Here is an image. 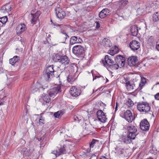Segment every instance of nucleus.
Listing matches in <instances>:
<instances>
[{
	"label": "nucleus",
	"instance_id": "obj_16",
	"mask_svg": "<svg viewBox=\"0 0 159 159\" xmlns=\"http://www.w3.org/2000/svg\"><path fill=\"white\" fill-rule=\"evenodd\" d=\"M129 47L132 50L134 51L137 50L140 47L139 43L136 40H133L129 44Z\"/></svg>",
	"mask_w": 159,
	"mask_h": 159
},
{
	"label": "nucleus",
	"instance_id": "obj_20",
	"mask_svg": "<svg viewBox=\"0 0 159 159\" xmlns=\"http://www.w3.org/2000/svg\"><path fill=\"white\" fill-rule=\"evenodd\" d=\"M82 42V40L80 37L73 36L71 38L70 40V43L74 44L75 43H80Z\"/></svg>",
	"mask_w": 159,
	"mask_h": 159
},
{
	"label": "nucleus",
	"instance_id": "obj_29",
	"mask_svg": "<svg viewBox=\"0 0 159 159\" xmlns=\"http://www.w3.org/2000/svg\"><path fill=\"white\" fill-rule=\"evenodd\" d=\"M146 83V79L143 77H141V81L140 82L139 84V87L138 88L140 90L142 89L143 87L144 86Z\"/></svg>",
	"mask_w": 159,
	"mask_h": 159
},
{
	"label": "nucleus",
	"instance_id": "obj_52",
	"mask_svg": "<svg viewBox=\"0 0 159 159\" xmlns=\"http://www.w3.org/2000/svg\"><path fill=\"white\" fill-rule=\"evenodd\" d=\"M48 37H50L51 36V35L50 34H48V35L47 36Z\"/></svg>",
	"mask_w": 159,
	"mask_h": 159
},
{
	"label": "nucleus",
	"instance_id": "obj_38",
	"mask_svg": "<svg viewBox=\"0 0 159 159\" xmlns=\"http://www.w3.org/2000/svg\"><path fill=\"white\" fill-rule=\"evenodd\" d=\"M119 67H120L119 66L118 64L116 63L114 64H113V63L112 64H111V66H109L108 68H110L112 70H116L118 69Z\"/></svg>",
	"mask_w": 159,
	"mask_h": 159
},
{
	"label": "nucleus",
	"instance_id": "obj_31",
	"mask_svg": "<svg viewBox=\"0 0 159 159\" xmlns=\"http://www.w3.org/2000/svg\"><path fill=\"white\" fill-rule=\"evenodd\" d=\"M42 98L43 100L46 103H49L50 102V98L48 95L44 94L42 96Z\"/></svg>",
	"mask_w": 159,
	"mask_h": 159
},
{
	"label": "nucleus",
	"instance_id": "obj_53",
	"mask_svg": "<svg viewBox=\"0 0 159 159\" xmlns=\"http://www.w3.org/2000/svg\"><path fill=\"white\" fill-rule=\"evenodd\" d=\"M3 104V103L2 102H0V106L2 105Z\"/></svg>",
	"mask_w": 159,
	"mask_h": 159
},
{
	"label": "nucleus",
	"instance_id": "obj_21",
	"mask_svg": "<svg viewBox=\"0 0 159 159\" xmlns=\"http://www.w3.org/2000/svg\"><path fill=\"white\" fill-rule=\"evenodd\" d=\"M126 87L127 89L129 91H132L134 89H136L137 87H136V84L129 81L126 84Z\"/></svg>",
	"mask_w": 159,
	"mask_h": 159
},
{
	"label": "nucleus",
	"instance_id": "obj_50",
	"mask_svg": "<svg viewBox=\"0 0 159 159\" xmlns=\"http://www.w3.org/2000/svg\"><path fill=\"white\" fill-rule=\"evenodd\" d=\"M100 159H109L107 158L106 157H105L104 156H102L101 157Z\"/></svg>",
	"mask_w": 159,
	"mask_h": 159
},
{
	"label": "nucleus",
	"instance_id": "obj_14",
	"mask_svg": "<svg viewBox=\"0 0 159 159\" xmlns=\"http://www.w3.org/2000/svg\"><path fill=\"white\" fill-rule=\"evenodd\" d=\"M55 13L58 18L62 19L66 15L65 13L59 7H57L55 9Z\"/></svg>",
	"mask_w": 159,
	"mask_h": 159
},
{
	"label": "nucleus",
	"instance_id": "obj_15",
	"mask_svg": "<svg viewBox=\"0 0 159 159\" xmlns=\"http://www.w3.org/2000/svg\"><path fill=\"white\" fill-rule=\"evenodd\" d=\"M125 119L129 122H132L133 119L132 114L129 110H127L124 113Z\"/></svg>",
	"mask_w": 159,
	"mask_h": 159
},
{
	"label": "nucleus",
	"instance_id": "obj_24",
	"mask_svg": "<svg viewBox=\"0 0 159 159\" xmlns=\"http://www.w3.org/2000/svg\"><path fill=\"white\" fill-rule=\"evenodd\" d=\"M11 10V5L9 4H7L2 7L1 11L3 13H6L10 11Z\"/></svg>",
	"mask_w": 159,
	"mask_h": 159
},
{
	"label": "nucleus",
	"instance_id": "obj_35",
	"mask_svg": "<svg viewBox=\"0 0 159 159\" xmlns=\"http://www.w3.org/2000/svg\"><path fill=\"white\" fill-rule=\"evenodd\" d=\"M64 113V111L63 110L58 111L55 112L54 114V116L55 117L59 118Z\"/></svg>",
	"mask_w": 159,
	"mask_h": 159
},
{
	"label": "nucleus",
	"instance_id": "obj_39",
	"mask_svg": "<svg viewBox=\"0 0 159 159\" xmlns=\"http://www.w3.org/2000/svg\"><path fill=\"white\" fill-rule=\"evenodd\" d=\"M126 105L128 107H131L134 105L133 102L130 99H128L126 102Z\"/></svg>",
	"mask_w": 159,
	"mask_h": 159
},
{
	"label": "nucleus",
	"instance_id": "obj_19",
	"mask_svg": "<svg viewBox=\"0 0 159 159\" xmlns=\"http://www.w3.org/2000/svg\"><path fill=\"white\" fill-rule=\"evenodd\" d=\"M101 45L102 46L107 48L111 47L112 46V43L109 39L105 38L101 42Z\"/></svg>",
	"mask_w": 159,
	"mask_h": 159
},
{
	"label": "nucleus",
	"instance_id": "obj_3",
	"mask_svg": "<svg viewBox=\"0 0 159 159\" xmlns=\"http://www.w3.org/2000/svg\"><path fill=\"white\" fill-rule=\"evenodd\" d=\"M138 109L141 112H147L150 109L149 104L147 102H142L138 103L137 106Z\"/></svg>",
	"mask_w": 159,
	"mask_h": 159
},
{
	"label": "nucleus",
	"instance_id": "obj_34",
	"mask_svg": "<svg viewBox=\"0 0 159 159\" xmlns=\"http://www.w3.org/2000/svg\"><path fill=\"white\" fill-rule=\"evenodd\" d=\"M25 24H21L18 25L17 28L20 29L19 32L20 33L24 32L25 30Z\"/></svg>",
	"mask_w": 159,
	"mask_h": 159
},
{
	"label": "nucleus",
	"instance_id": "obj_42",
	"mask_svg": "<svg viewBox=\"0 0 159 159\" xmlns=\"http://www.w3.org/2000/svg\"><path fill=\"white\" fill-rule=\"evenodd\" d=\"M113 48H111L110 50L109 51L108 53H109L111 56H113L117 52V50L118 48H116L115 49L116 51H114L112 49Z\"/></svg>",
	"mask_w": 159,
	"mask_h": 159
},
{
	"label": "nucleus",
	"instance_id": "obj_40",
	"mask_svg": "<svg viewBox=\"0 0 159 159\" xmlns=\"http://www.w3.org/2000/svg\"><path fill=\"white\" fill-rule=\"evenodd\" d=\"M7 20V17L6 16L0 18V22L2 24H4L6 23Z\"/></svg>",
	"mask_w": 159,
	"mask_h": 159
},
{
	"label": "nucleus",
	"instance_id": "obj_45",
	"mask_svg": "<svg viewBox=\"0 0 159 159\" xmlns=\"http://www.w3.org/2000/svg\"><path fill=\"white\" fill-rule=\"evenodd\" d=\"M74 120L76 121L79 122L80 119H79L78 117L76 116H74Z\"/></svg>",
	"mask_w": 159,
	"mask_h": 159
},
{
	"label": "nucleus",
	"instance_id": "obj_56",
	"mask_svg": "<svg viewBox=\"0 0 159 159\" xmlns=\"http://www.w3.org/2000/svg\"><path fill=\"white\" fill-rule=\"evenodd\" d=\"M147 159H152V158H148Z\"/></svg>",
	"mask_w": 159,
	"mask_h": 159
},
{
	"label": "nucleus",
	"instance_id": "obj_7",
	"mask_svg": "<svg viewBox=\"0 0 159 159\" xmlns=\"http://www.w3.org/2000/svg\"><path fill=\"white\" fill-rule=\"evenodd\" d=\"M103 64L104 66L107 69L108 68L109 66H111V64H112L114 63V61L111 59V57L108 55H106L105 57V62L103 60L102 61Z\"/></svg>",
	"mask_w": 159,
	"mask_h": 159
},
{
	"label": "nucleus",
	"instance_id": "obj_44",
	"mask_svg": "<svg viewBox=\"0 0 159 159\" xmlns=\"http://www.w3.org/2000/svg\"><path fill=\"white\" fill-rule=\"evenodd\" d=\"M156 48L159 51V39L156 42Z\"/></svg>",
	"mask_w": 159,
	"mask_h": 159
},
{
	"label": "nucleus",
	"instance_id": "obj_2",
	"mask_svg": "<svg viewBox=\"0 0 159 159\" xmlns=\"http://www.w3.org/2000/svg\"><path fill=\"white\" fill-rule=\"evenodd\" d=\"M72 52L77 57H82L84 54V48L81 45H76L73 47Z\"/></svg>",
	"mask_w": 159,
	"mask_h": 159
},
{
	"label": "nucleus",
	"instance_id": "obj_58",
	"mask_svg": "<svg viewBox=\"0 0 159 159\" xmlns=\"http://www.w3.org/2000/svg\"><path fill=\"white\" fill-rule=\"evenodd\" d=\"M29 154H30V153H29V154H26V156H29Z\"/></svg>",
	"mask_w": 159,
	"mask_h": 159
},
{
	"label": "nucleus",
	"instance_id": "obj_12",
	"mask_svg": "<svg viewBox=\"0 0 159 159\" xmlns=\"http://www.w3.org/2000/svg\"><path fill=\"white\" fill-rule=\"evenodd\" d=\"M70 92L72 96L77 97L80 94L81 91V89L79 88L73 86L70 89Z\"/></svg>",
	"mask_w": 159,
	"mask_h": 159
},
{
	"label": "nucleus",
	"instance_id": "obj_26",
	"mask_svg": "<svg viewBox=\"0 0 159 159\" xmlns=\"http://www.w3.org/2000/svg\"><path fill=\"white\" fill-rule=\"evenodd\" d=\"M130 31L133 36H136L138 32V27L137 26L135 25H132L131 27Z\"/></svg>",
	"mask_w": 159,
	"mask_h": 159
},
{
	"label": "nucleus",
	"instance_id": "obj_51",
	"mask_svg": "<svg viewBox=\"0 0 159 159\" xmlns=\"http://www.w3.org/2000/svg\"><path fill=\"white\" fill-rule=\"evenodd\" d=\"M117 102L116 103V105L115 107V111H116L117 110Z\"/></svg>",
	"mask_w": 159,
	"mask_h": 159
},
{
	"label": "nucleus",
	"instance_id": "obj_59",
	"mask_svg": "<svg viewBox=\"0 0 159 159\" xmlns=\"http://www.w3.org/2000/svg\"><path fill=\"white\" fill-rule=\"evenodd\" d=\"M73 66H69V67L70 68V67H72Z\"/></svg>",
	"mask_w": 159,
	"mask_h": 159
},
{
	"label": "nucleus",
	"instance_id": "obj_41",
	"mask_svg": "<svg viewBox=\"0 0 159 159\" xmlns=\"http://www.w3.org/2000/svg\"><path fill=\"white\" fill-rule=\"evenodd\" d=\"M36 86L37 87V88H36L34 89V88H33V87H32V90H33V91H34L33 92L37 91L39 88H42L43 89H45L44 88H43V87L42 86V85L39 84H37L36 85Z\"/></svg>",
	"mask_w": 159,
	"mask_h": 159
},
{
	"label": "nucleus",
	"instance_id": "obj_30",
	"mask_svg": "<svg viewBox=\"0 0 159 159\" xmlns=\"http://www.w3.org/2000/svg\"><path fill=\"white\" fill-rule=\"evenodd\" d=\"M68 81L71 84L75 80V77L73 74H70L67 77Z\"/></svg>",
	"mask_w": 159,
	"mask_h": 159
},
{
	"label": "nucleus",
	"instance_id": "obj_37",
	"mask_svg": "<svg viewBox=\"0 0 159 159\" xmlns=\"http://www.w3.org/2000/svg\"><path fill=\"white\" fill-rule=\"evenodd\" d=\"M45 123V118L43 117L42 115L40 116V118L39 120V123L40 125H42L44 124Z\"/></svg>",
	"mask_w": 159,
	"mask_h": 159
},
{
	"label": "nucleus",
	"instance_id": "obj_23",
	"mask_svg": "<svg viewBox=\"0 0 159 159\" xmlns=\"http://www.w3.org/2000/svg\"><path fill=\"white\" fill-rule=\"evenodd\" d=\"M109 13V10L105 8L103 9L99 14V17L101 18H104Z\"/></svg>",
	"mask_w": 159,
	"mask_h": 159
},
{
	"label": "nucleus",
	"instance_id": "obj_57",
	"mask_svg": "<svg viewBox=\"0 0 159 159\" xmlns=\"http://www.w3.org/2000/svg\"><path fill=\"white\" fill-rule=\"evenodd\" d=\"M152 37H151L150 38V39H151V38L152 39Z\"/></svg>",
	"mask_w": 159,
	"mask_h": 159
},
{
	"label": "nucleus",
	"instance_id": "obj_10",
	"mask_svg": "<svg viewBox=\"0 0 159 159\" xmlns=\"http://www.w3.org/2000/svg\"><path fill=\"white\" fill-rule=\"evenodd\" d=\"M97 116L98 120L102 123H105L107 120L105 115L101 110H98L97 113Z\"/></svg>",
	"mask_w": 159,
	"mask_h": 159
},
{
	"label": "nucleus",
	"instance_id": "obj_5",
	"mask_svg": "<svg viewBox=\"0 0 159 159\" xmlns=\"http://www.w3.org/2000/svg\"><path fill=\"white\" fill-rule=\"evenodd\" d=\"M40 14V11H37L34 14L31 13L29 17L31 23L33 25L36 24Z\"/></svg>",
	"mask_w": 159,
	"mask_h": 159
},
{
	"label": "nucleus",
	"instance_id": "obj_32",
	"mask_svg": "<svg viewBox=\"0 0 159 159\" xmlns=\"http://www.w3.org/2000/svg\"><path fill=\"white\" fill-rule=\"evenodd\" d=\"M98 141L97 140L93 139L92 141L89 144V147L90 148V149L91 148H93L96 144H98Z\"/></svg>",
	"mask_w": 159,
	"mask_h": 159
},
{
	"label": "nucleus",
	"instance_id": "obj_17",
	"mask_svg": "<svg viewBox=\"0 0 159 159\" xmlns=\"http://www.w3.org/2000/svg\"><path fill=\"white\" fill-rule=\"evenodd\" d=\"M54 72L53 66H50L47 68L46 70L45 76L49 79L50 78V75L52 76Z\"/></svg>",
	"mask_w": 159,
	"mask_h": 159
},
{
	"label": "nucleus",
	"instance_id": "obj_49",
	"mask_svg": "<svg viewBox=\"0 0 159 159\" xmlns=\"http://www.w3.org/2000/svg\"><path fill=\"white\" fill-rule=\"evenodd\" d=\"M90 159H97V158L96 155H93L92 156Z\"/></svg>",
	"mask_w": 159,
	"mask_h": 159
},
{
	"label": "nucleus",
	"instance_id": "obj_18",
	"mask_svg": "<svg viewBox=\"0 0 159 159\" xmlns=\"http://www.w3.org/2000/svg\"><path fill=\"white\" fill-rule=\"evenodd\" d=\"M143 5L141 6V7H139V4L137 3L136 4L135 8H137V12L139 15H141L143 14H144L147 12V11L146 10Z\"/></svg>",
	"mask_w": 159,
	"mask_h": 159
},
{
	"label": "nucleus",
	"instance_id": "obj_25",
	"mask_svg": "<svg viewBox=\"0 0 159 159\" xmlns=\"http://www.w3.org/2000/svg\"><path fill=\"white\" fill-rule=\"evenodd\" d=\"M65 147L66 145H64L63 147L60 148V152H57V151H54L52 152V153L55 154L56 157L60 155V153L64 154L66 153Z\"/></svg>",
	"mask_w": 159,
	"mask_h": 159
},
{
	"label": "nucleus",
	"instance_id": "obj_13",
	"mask_svg": "<svg viewBox=\"0 0 159 159\" xmlns=\"http://www.w3.org/2000/svg\"><path fill=\"white\" fill-rule=\"evenodd\" d=\"M128 64L130 66H133L137 65L138 63L137 57L135 56L130 57L128 59Z\"/></svg>",
	"mask_w": 159,
	"mask_h": 159
},
{
	"label": "nucleus",
	"instance_id": "obj_43",
	"mask_svg": "<svg viewBox=\"0 0 159 159\" xmlns=\"http://www.w3.org/2000/svg\"><path fill=\"white\" fill-rule=\"evenodd\" d=\"M93 76V80H94V79H96L98 78H100L102 80H105L104 78L102 76H94L93 75H92Z\"/></svg>",
	"mask_w": 159,
	"mask_h": 159
},
{
	"label": "nucleus",
	"instance_id": "obj_54",
	"mask_svg": "<svg viewBox=\"0 0 159 159\" xmlns=\"http://www.w3.org/2000/svg\"><path fill=\"white\" fill-rule=\"evenodd\" d=\"M156 85L159 84V82H158L157 83H156Z\"/></svg>",
	"mask_w": 159,
	"mask_h": 159
},
{
	"label": "nucleus",
	"instance_id": "obj_55",
	"mask_svg": "<svg viewBox=\"0 0 159 159\" xmlns=\"http://www.w3.org/2000/svg\"><path fill=\"white\" fill-rule=\"evenodd\" d=\"M106 81H106V83H107V82H108V79H107V78H106Z\"/></svg>",
	"mask_w": 159,
	"mask_h": 159
},
{
	"label": "nucleus",
	"instance_id": "obj_9",
	"mask_svg": "<svg viewBox=\"0 0 159 159\" xmlns=\"http://www.w3.org/2000/svg\"><path fill=\"white\" fill-rule=\"evenodd\" d=\"M61 87L59 85H56L51 89L49 92V95L50 97H54L58 93L61 92Z\"/></svg>",
	"mask_w": 159,
	"mask_h": 159
},
{
	"label": "nucleus",
	"instance_id": "obj_8",
	"mask_svg": "<svg viewBox=\"0 0 159 159\" xmlns=\"http://www.w3.org/2000/svg\"><path fill=\"white\" fill-rule=\"evenodd\" d=\"M140 129L143 131L148 130L150 127V125L147 120L144 119L141 120L140 123Z\"/></svg>",
	"mask_w": 159,
	"mask_h": 159
},
{
	"label": "nucleus",
	"instance_id": "obj_28",
	"mask_svg": "<svg viewBox=\"0 0 159 159\" xmlns=\"http://www.w3.org/2000/svg\"><path fill=\"white\" fill-rule=\"evenodd\" d=\"M20 60V57L18 56H15L9 60V62L12 65H14L15 63Z\"/></svg>",
	"mask_w": 159,
	"mask_h": 159
},
{
	"label": "nucleus",
	"instance_id": "obj_33",
	"mask_svg": "<svg viewBox=\"0 0 159 159\" xmlns=\"http://www.w3.org/2000/svg\"><path fill=\"white\" fill-rule=\"evenodd\" d=\"M153 20L154 21H157L159 20V12H156L153 15Z\"/></svg>",
	"mask_w": 159,
	"mask_h": 159
},
{
	"label": "nucleus",
	"instance_id": "obj_1",
	"mask_svg": "<svg viewBox=\"0 0 159 159\" xmlns=\"http://www.w3.org/2000/svg\"><path fill=\"white\" fill-rule=\"evenodd\" d=\"M53 59L55 62H59L64 65H68L70 62L69 58L66 56H60L58 54H56L53 57Z\"/></svg>",
	"mask_w": 159,
	"mask_h": 159
},
{
	"label": "nucleus",
	"instance_id": "obj_36",
	"mask_svg": "<svg viewBox=\"0 0 159 159\" xmlns=\"http://www.w3.org/2000/svg\"><path fill=\"white\" fill-rule=\"evenodd\" d=\"M120 82L121 83L125 84L126 86L127 84L128 83L129 81L128 78L127 77L125 78L123 77L121 78Z\"/></svg>",
	"mask_w": 159,
	"mask_h": 159
},
{
	"label": "nucleus",
	"instance_id": "obj_22",
	"mask_svg": "<svg viewBox=\"0 0 159 159\" xmlns=\"http://www.w3.org/2000/svg\"><path fill=\"white\" fill-rule=\"evenodd\" d=\"M135 138H133L132 136L128 134L127 136H123L122 137L123 141L126 143H130L132 140L134 139Z\"/></svg>",
	"mask_w": 159,
	"mask_h": 159
},
{
	"label": "nucleus",
	"instance_id": "obj_46",
	"mask_svg": "<svg viewBox=\"0 0 159 159\" xmlns=\"http://www.w3.org/2000/svg\"><path fill=\"white\" fill-rule=\"evenodd\" d=\"M95 24H96V27L98 28L100 27V24L98 22H95Z\"/></svg>",
	"mask_w": 159,
	"mask_h": 159
},
{
	"label": "nucleus",
	"instance_id": "obj_27",
	"mask_svg": "<svg viewBox=\"0 0 159 159\" xmlns=\"http://www.w3.org/2000/svg\"><path fill=\"white\" fill-rule=\"evenodd\" d=\"M128 3V1L127 0H122L118 1V5L120 8H122L127 5Z\"/></svg>",
	"mask_w": 159,
	"mask_h": 159
},
{
	"label": "nucleus",
	"instance_id": "obj_47",
	"mask_svg": "<svg viewBox=\"0 0 159 159\" xmlns=\"http://www.w3.org/2000/svg\"><path fill=\"white\" fill-rule=\"evenodd\" d=\"M155 98L157 100H159V93H157L155 95Z\"/></svg>",
	"mask_w": 159,
	"mask_h": 159
},
{
	"label": "nucleus",
	"instance_id": "obj_11",
	"mask_svg": "<svg viewBox=\"0 0 159 159\" xmlns=\"http://www.w3.org/2000/svg\"><path fill=\"white\" fill-rule=\"evenodd\" d=\"M115 61L116 63L119 66L120 68H122L125 66V58L120 55L116 56L115 58Z\"/></svg>",
	"mask_w": 159,
	"mask_h": 159
},
{
	"label": "nucleus",
	"instance_id": "obj_48",
	"mask_svg": "<svg viewBox=\"0 0 159 159\" xmlns=\"http://www.w3.org/2000/svg\"><path fill=\"white\" fill-rule=\"evenodd\" d=\"M63 37H64V38H65L66 39L67 38H69L68 35L66 33H63Z\"/></svg>",
	"mask_w": 159,
	"mask_h": 159
},
{
	"label": "nucleus",
	"instance_id": "obj_4",
	"mask_svg": "<svg viewBox=\"0 0 159 159\" xmlns=\"http://www.w3.org/2000/svg\"><path fill=\"white\" fill-rule=\"evenodd\" d=\"M145 9L149 10L151 8H152L153 9L157 8L158 6H159V2L157 1L153 2L151 1H148L143 5Z\"/></svg>",
	"mask_w": 159,
	"mask_h": 159
},
{
	"label": "nucleus",
	"instance_id": "obj_6",
	"mask_svg": "<svg viewBox=\"0 0 159 159\" xmlns=\"http://www.w3.org/2000/svg\"><path fill=\"white\" fill-rule=\"evenodd\" d=\"M129 134L132 136L133 138H135L138 134L137 133V129L136 126L131 125L127 128Z\"/></svg>",
	"mask_w": 159,
	"mask_h": 159
}]
</instances>
